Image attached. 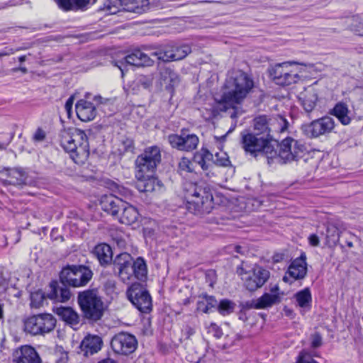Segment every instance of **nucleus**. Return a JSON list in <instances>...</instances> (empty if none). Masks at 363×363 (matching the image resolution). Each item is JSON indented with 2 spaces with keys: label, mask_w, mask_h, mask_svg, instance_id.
<instances>
[{
  "label": "nucleus",
  "mask_w": 363,
  "mask_h": 363,
  "mask_svg": "<svg viewBox=\"0 0 363 363\" xmlns=\"http://www.w3.org/2000/svg\"><path fill=\"white\" fill-rule=\"evenodd\" d=\"M58 7L64 11L84 10L90 0H54Z\"/></svg>",
  "instance_id": "31"
},
{
  "label": "nucleus",
  "mask_w": 363,
  "mask_h": 363,
  "mask_svg": "<svg viewBox=\"0 0 363 363\" xmlns=\"http://www.w3.org/2000/svg\"><path fill=\"white\" fill-rule=\"evenodd\" d=\"M100 205L103 211L116 216H118L119 211L122 209L123 206H125V202L113 194H108L101 196Z\"/></svg>",
  "instance_id": "21"
},
{
  "label": "nucleus",
  "mask_w": 363,
  "mask_h": 363,
  "mask_svg": "<svg viewBox=\"0 0 363 363\" xmlns=\"http://www.w3.org/2000/svg\"><path fill=\"white\" fill-rule=\"evenodd\" d=\"M98 363H117L114 359L111 358H106L99 361Z\"/></svg>",
  "instance_id": "63"
},
{
  "label": "nucleus",
  "mask_w": 363,
  "mask_h": 363,
  "mask_svg": "<svg viewBox=\"0 0 363 363\" xmlns=\"http://www.w3.org/2000/svg\"><path fill=\"white\" fill-rule=\"evenodd\" d=\"M118 191L121 195L124 196L125 197H128L131 196L130 190L124 186H118Z\"/></svg>",
  "instance_id": "55"
},
{
  "label": "nucleus",
  "mask_w": 363,
  "mask_h": 363,
  "mask_svg": "<svg viewBox=\"0 0 363 363\" xmlns=\"http://www.w3.org/2000/svg\"><path fill=\"white\" fill-rule=\"evenodd\" d=\"M60 143L65 151L69 153L72 158V155H74L76 150V139L72 138L68 133H65L62 135Z\"/></svg>",
  "instance_id": "36"
},
{
  "label": "nucleus",
  "mask_w": 363,
  "mask_h": 363,
  "mask_svg": "<svg viewBox=\"0 0 363 363\" xmlns=\"http://www.w3.org/2000/svg\"><path fill=\"white\" fill-rule=\"evenodd\" d=\"M199 152L203 157L206 162L213 160V155L207 148L202 147Z\"/></svg>",
  "instance_id": "50"
},
{
  "label": "nucleus",
  "mask_w": 363,
  "mask_h": 363,
  "mask_svg": "<svg viewBox=\"0 0 363 363\" xmlns=\"http://www.w3.org/2000/svg\"><path fill=\"white\" fill-rule=\"evenodd\" d=\"M194 333L195 332L193 328H191V327H186V330H185L186 337L187 339L190 338V337L191 335H193L194 334Z\"/></svg>",
  "instance_id": "58"
},
{
  "label": "nucleus",
  "mask_w": 363,
  "mask_h": 363,
  "mask_svg": "<svg viewBox=\"0 0 363 363\" xmlns=\"http://www.w3.org/2000/svg\"><path fill=\"white\" fill-rule=\"evenodd\" d=\"M350 29L358 35L363 36V23L354 22L350 25Z\"/></svg>",
  "instance_id": "47"
},
{
  "label": "nucleus",
  "mask_w": 363,
  "mask_h": 363,
  "mask_svg": "<svg viewBox=\"0 0 363 363\" xmlns=\"http://www.w3.org/2000/svg\"><path fill=\"white\" fill-rule=\"evenodd\" d=\"M210 329L213 333V336L217 339H219L223 336L222 329L217 324L214 323H211Z\"/></svg>",
  "instance_id": "49"
},
{
  "label": "nucleus",
  "mask_w": 363,
  "mask_h": 363,
  "mask_svg": "<svg viewBox=\"0 0 363 363\" xmlns=\"http://www.w3.org/2000/svg\"><path fill=\"white\" fill-rule=\"evenodd\" d=\"M289 123L286 118L281 115L276 117L268 118L267 116H259L253 120L255 134L259 136H264L267 140L274 143L271 135L272 132H284L287 130Z\"/></svg>",
  "instance_id": "7"
},
{
  "label": "nucleus",
  "mask_w": 363,
  "mask_h": 363,
  "mask_svg": "<svg viewBox=\"0 0 363 363\" xmlns=\"http://www.w3.org/2000/svg\"><path fill=\"white\" fill-rule=\"evenodd\" d=\"M240 145L246 154L256 157L257 153L264 154L269 164L276 162L284 164L292 161H298L306 151L305 145L291 137L284 139L279 145L277 140L274 143L264 136H259L248 130L240 133Z\"/></svg>",
  "instance_id": "1"
},
{
  "label": "nucleus",
  "mask_w": 363,
  "mask_h": 363,
  "mask_svg": "<svg viewBox=\"0 0 363 363\" xmlns=\"http://www.w3.org/2000/svg\"><path fill=\"white\" fill-rule=\"evenodd\" d=\"M298 99L305 111L310 113L316 106L318 94L314 88L309 87L300 94Z\"/></svg>",
  "instance_id": "27"
},
{
  "label": "nucleus",
  "mask_w": 363,
  "mask_h": 363,
  "mask_svg": "<svg viewBox=\"0 0 363 363\" xmlns=\"http://www.w3.org/2000/svg\"><path fill=\"white\" fill-rule=\"evenodd\" d=\"M56 319L49 313H42L28 318L24 322V330L33 335L48 333L54 330Z\"/></svg>",
  "instance_id": "12"
},
{
  "label": "nucleus",
  "mask_w": 363,
  "mask_h": 363,
  "mask_svg": "<svg viewBox=\"0 0 363 363\" xmlns=\"http://www.w3.org/2000/svg\"><path fill=\"white\" fill-rule=\"evenodd\" d=\"M93 253L102 266H106L113 262V252L111 246L108 244L101 243L97 245L94 247Z\"/></svg>",
  "instance_id": "29"
},
{
  "label": "nucleus",
  "mask_w": 363,
  "mask_h": 363,
  "mask_svg": "<svg viewBox=\"0 0 363 363\" xmlns=\"http://www.w3.org/2000/svg\"><path fill=\"white\" fill-rule=\"evenodd\" d=\"M13 53H14V50L13 49H9L8 50L1 51V52H0V57H4V56H8V55H10Z\"/></svg>",
  "instance_id": "60"
},
{
  "label": "nucleus",
  "mask_w": 363,
  "mask_h": 363,
  "mask_svg": "<svg viewBox=\"0 0 363 363\" xmlns=\"http://www.w3.org/2000/svg\"><path fill=\"white\" fill-rule=\"evenodd\" d=\"M104 9L110 14H116L122 10V0H106L104 3Z\"/></svg>",
  "instance_id": "40"
},
{
  "label": "nucleus",
  "mask_w": 363,
  "mask_h": 363,
  "mask_svg": "<svg viewBox=\"0 0 363 363\" xmlns=\"http://www.w3.org/2000/svg\"><path fill=\"white\" fill-rule=\"evenodd\" d=\"M161 81L165 84V89L172 93L175 86L179 83V77L176 72L170 67H164L160 71Z\"/></svg>",
  "instance_id": "28"
},
{
  "label": "nucleus",
  "mask_w": 363,
  "mask_h": 363,
  "mask_svg": "<svg viewBox=\"0 0 363 363\" xmlns=\"http://www.w3.org/2000/svg\"><path fill=\"white\" fill-rule=\"evenodd\" d=\"M295 298L298 305L301 308H310L311 303L312 302V297L309 288H305L304 289L298 291L295 294Z\"/></svg>",
  "instance_id": "34"
},
{
  "label": "nucleus",
  "mask_w": 363,
  "mask_h": 363,
  "mask_svg": "<svg viewBox=\"0 0 363 363\" xmlns=\"http://www.w3.org/2000/svg\"><path fill=\"white\" fill-rule=\"evenodd\" d=\"M102 339L98 335H88L81 342L80 348L84 355L88 357L98 352L102 347Z\"/></svg>",
  "instance_id": "26"
},
{
  "label": "nucleus",
  "mask_w": 363,
  "mask_h": 363,
  "mask_svg": "<svg viewBox=\"0 0 363 363\" xmlns=\"http://www.w3.org/2000/svg\"><path fill=\"white\" fill-rule=\"evenodd\" d=\"M269 290V292H264L257 299L241 302L240 303V309L245 311L252 308L265 309L280 303L284 293L280 292L279 285L277 284L274 285L270 284Z\"/></svg>",
  "instance_id": "9"
},
{
  "label": "nucleus",
  "mask_w": 363,
  "mask_h": 363,
  "mask_svg": "<svg viewBox=\"0 0 363 363\" xmlns=\"http://www.w3.org/2000/svg\"><path fill=\"white\" fill-rule=\"evenodd\" d=\"M237 272L241 277L244 287L250 292L261 289L270 277V272L261 266H255L250 271L240 267Z\"/></svg>",
  "instance_id": "8"
},
{
  "label": "nucleus",
  "mask_w": 363,
  "mask_h": 363,
  "mask_svg": "<svg viewBox=\"0 0 363 363\" xmlns=\"http://www.w3.org/2000/svg\"><path fill=\"white\" fill-rule=\"evenodd\" d=\"M183 192L189 211L194 214H205L213 208L212 191L205 182H185Z\"/></svg>",
  "instance_id": "4"
},
{
  "label": "nucleus",
  "mask_w": 363,
  "mask_h": 363,
  "mask_svg": "<svg viewBox=\"0 0 363 363\" xmlns=\"http://www.w3.org/2000/svg\"><path fill=\"white\" fill-rule=\"evenodd\" d=\"M242 247L241 246H240V245L235 246V251L236 252L242 254Z\"/></svg>",
  "instance_id": "64"
},
{
  "label": "nucleus",
  "mask_w": 363,
  "mask_h": 363,
  "mask_svg": "<svg viewBox=\"0 0 363 363\" xmlns=\"http://www.w3.org/2000/svg\"><path fill=\"white\" fill-rule=\"evenodd\" d=\"M292 62L279 63L268 69L269 77L277 85L286 86L296 83L299 75L290 69Z\"/></svg>",
  "instance_id": "13"
},
{
  "label": "nucleus",
  "mask_w": 363,
  "mask_h": 363,
  "mask_svg": "<svg viewBox=\"0 0 363 363\" xmlns=\"http://www.w3.org/2000/svg\"><path fill=\"white\" fill-rule=\"evenodd\" d=\"M154 79L155 76L153 73H150L146 75L140 74L136 79V83L138 86L148 89L152 87Z\"/></svg>",
  "instance_id": "39"
},
{
  "label": "nucleus",
  "mask_w": 363,
  "mask_h": 363,
  "mask_svg": "<svg viewBox=\"0 0 363 363\" xmlns=\"http://www.w3.org/2000/svg\"><path fill=\"white\" fill-rule=\"evenodd\" d=\"M254 87L252 79L245 72L236 70L227 77L222 87L220 99H216L220 104L234 107L240 104Z\"/></svg>",
  "instance_id": "3"
},
{
  "label": "nucleus",
  "mask_w": 363,
  "mask_h": 363,
  "mask_svg": "<svg viewBox=\"0 0 363 363\" xmlns=\"http://www.w3.org/2000/svg\"><path fill=\"white\" fill-rule=\"evenodd\" d=\"M30 307L38 308H40L45 298H48V294L45 295L42 290H38L30 294Z\"/></svg>",
  "instance_id": "38"
},
{
  "label": "nucleus",
  "mask_w": 363,
  "mask_h": 363,
  "mask_svg": "<svg viewBox=\"0 0 363 363\" xmlns=\"http://www.w3.org/2000/svg\"><path fill=\"white\" fill-rule=\"evenodd\" d=\"M76 137L81 140L77 145L74 155H72V160L77 164L84 163L89 156V144L88 138L83 130H78Z\"/></svg>",
  "instance_id": "20"
},
{
  "label": "nucleus",
  "mask_w": 363,
  "mask_h": 363,
  "mask_svg": "<svg viewBox=\"0 0 363 363\" xmlns=\"http://www.w3.org/2000/svg\"><path fill=\"white\" fill-rule=\"evenodd\" d=\"M335 128V121L330 116L315 119L311 123L303 124L301 130L308 138H316L331 133Z\"/></svg>",
  "instance_id": "14"
},
{
  "label": "nucleus",
  "mask_w": 363,
  "mask_h": 363,
  "mask_svg": "<svg viewBox=\"0 0 363 363\" xmlns=\"http://www.w3.org/2000/svg\"><path fill=\"white\" fill-rule=\"evenodd\" d=\"M202 298L205 300L206 306L203 309V312L205 313H209L211 308H216L218 306V302L216 298L213 296H209L207 294H203Z\"/></svg>",
  "instance_id": "41"
},
{
  "label": "nucleus",
  "mask_w": 363,
  "mask_h": 363,
  "mask_svg": "<svg viewBox=\"0 0 363 363\" xmlns=\"http://www.w3.org/2000/svg\"><path fill=\"white\" fill-rule=\"evenodd\" d=\"M236 307V304L231 300L222 299L217 306V311L222 315H228L232 313Z\"/></svg>",
  "instance_id": "37"
},
{
  "label": "nucleus",
  "mask_w": 363,
  "mask_h": 363,
  "mask_svg": "<svg viewBox=\"0 0 363 363\" xmlns=\"http://www.w3.org/2000/svg\"><path fill=\"white\" fill-rule=\"evenodd\" d=\"M191 162L186 157H182L178 164V169L181 172H191L192 169L191 168Z\"/></svg>",
  "instance_id": "45"
},
{
  "label": "nucleus",
  "mask_w": 363,
  "mask_h": 363,
  "mask_svg": "<svg viewBox=\"0 0 363 363\" xmlns=\"http://www.w3.org/2000/svg\"><path fill=\"white\" fill-rule=\"evenodd\" d=\"M121 210L123 213L119 220L121 223L132 225L137 222L139 213L135 207L125 202V206L124 205Z\"/></svg>",
  "instance_id": "32"
},
{
  "label": "nucleus",
  "mask_w": 363,
  "mask_h": 363,
  "mask_svg": "<svg viewBox=\"0 0 363 363\" xmlns=\"http://www.w3.org/2000/svg\"><path fill=\"white\" fill-rule=\"evenodd\" d=\"M19 70L21 71L24 74H26L28 72V69L25 67H19L12 69V71L14 72H18Z\"/></svg>",
  "instance_id": "62"
},
{
  "label": "nucleus",
  "mask_w": 363,
  "mask_h": 363,
  "mask_svg": "<svg viewBox=\"0 0 363 363\" xmlns=\"http://www.w3.org/2000/svg\"><path fill=\"white\" fill-rule=\"evenodd\" d=\"M54 313L67 325L74 327L79 324L80 316L78 313L69 306H60L54 308Z\"/></svg>",
  "instance_id": "25"
},
{
  "label": "nucleus",
  "mask_w": 363,
  "mask_h": 363,
  "mask_svg": "<svg viewBox=\"0 0 363 363\" xmlns=\"http://www.w3.org/2000/svg\"><path fill=\"white\" fill-rule=\"evenodd\" d=\"M78 118L84 122L92 121L96 116V107L91 102L84 99L79 100L75 104Z\"/></svg>",
  "instance_id": "23"
},
{
  "label": "nucleus",
  "mask_w": 363,
  "mask_h": 363,
  "mask_svg": "<svg viewBox=\"0 0 363 363\" xmlns=\"http://www.w3.org/2000/svg\"><path fill=\"white\" fill-rule=\"evenodd\" d=\"M143 177H136V186L141 192H152L161 189L162 184L154 174L143 173Z\"/></svg>",
  "instance_id": "22"
},
{
  "label": "nucleus",
  "mask_w": 363,
  "mask_h": 363,
  "mask_svg": "<svg viewBox=\"0 0 363 363\" xmlns=\"http://www.w3.org/2000/svg\"><path fill=\"white\" fill-rule=\"evenodd\" d=\"M74 103V96H71L65 104V108L67 113L68 117H70L72 113V105Z\"/></svg>",
  "instance_id": "52"
},
{
  "label": "nucleus",
  "mask_w": 363,
  "mask_h": 363,
  "mask_svg": "<svg viewBox=\"0 0 363 363\" xmlns=\"http://www.w3.org/2000/svg\"><path fill=\"white\" fill-rule=\"evenodd\" d=\"M94 272L89 267L84 264H67L62 267L60 274L59 282L52 280L50 284V292L48 293V298L55 301L66 303L71 296L72 292L69 287L79 288L86 286L92 279Z\"/></svg>",
  "instance_id": "2"
},
{
  "label": "nucleus",
  "mask_w": 363,
  "mask_h": 363,
  "mask_svg": "<svg viewBox=\"0 0 363 363\" xmlns=\"http://www.w3.org/2000/svg\"><path fill=\"white\" fill-rule=\"evenodd\" d=\"M330 113L337 118L343 125H348L351 121L348 116L347 106L344 103H337Z\"/></svg>",
  "instance_id": "33"
},
{
  "label": "nucleus",
  "mask_w": 363,
  "mask_h": 363,
  "mask_svg": "<svg viewBox=\"0 0 363 363\" xmlns=\"http://www.w3.org/2000/svg\"><path fill=\"white\" fill-rule=\"evenodd\" d=\"M167 139L172 147L186 152L195 150L199 141L196 134L190 133L186 129H182L180 135L170 134Z\"/></svg>",
  "instance_id": "17"
},
{
  "label": "nucleus",
  "mask_w": 363,
  "mask_h": 363,
  "mask_svg": "<svg viewBox=\"0 0 363 363\" xmlns=\"http://www.w3.org/2000/svg\"><path fill=\"white\" fill-rule=\"evenodd\" d=\"M124 151L133 152L134 150V142L131 138H125L122 142Z\"/></svg>",
  "instance_id": "48"
},
{
  "label": "nucleus",
  "mask_w": 363,
  "mask_h": 363,
  "mask_svg": "<svg viewBox=\"0 0 363 363\" xmlns=\"http://www.w3.org/2000/svg\"><path fill=\"white\" fill-rule=\"evenodd\" d=\"M113 271L124 284H129L133 278L140 281L147 278L146 262L142 257L135 259L128 252L117 255L113 259Z\"/></svg>",
  "instance_id": "5"
},
{
  "label": "nucleus",
  "mask_w": 363,
  "mask_h": 363,
  "mask_svg": "<svg viewBox=\"0 0 363 363\" xmlns=\"http://www.w3.org/2000/svg\"><path fill=\"white\" fill-rule=\"evenodd\" d=\"M213 164L218 166L226 167L230 164V160L227 157L226 153L217 152L215 154V160L213 162Z\"/></svg>",
  "instance_id": "43"
},
{
  "label": "nucleus",
  "mask_w": 363,
  "mask_h": 363,
  "mask_svg": "<svg viewBox=\"0 0 363 363\" xmlns=\"http://www.w3.org/2000/svg\"><path fill=\"white\" fill-rule=\"evenodd\" d=\"M287 273L295 280L303 279L307 274L306 255L303 252L301 256L292 261Z\"/></svg>",
  "instance_id": "24"
},
{
  "label": "nucleus",
  "mask_w": 363,
  "mask_h": 363,
  "mask_svg": "<svg viewBox=\"0 0 363 363\" xmlns=\"http://www.w3.org/2000/svg\"><path fill=\"white\" fill-rule=\"evenodd\" d=\"M149 4V0H122V10L140 14L148 9Z\"/></svg>",
  "instance_id": "30"
},
{
  "label": "nucleus",
  "mask_w": 363,
  "mask_h": 363,
  "mask_svg": "<svg viewBox=\"0 0 363 363\" xmlns=\"http://www.w3.org/2000/svg\"><path fill=\"white\" fill-rule=\"evenodd\" d=\"M13 362L16 363H41V359L34 347L23 345L13 353Z\"/></svg>",
  "instance_id": "19"
},
{
  "label": "nucleus",
  "mask_w": 363,
  "mask_h": 363,
  "mask_svg": "<svg viewBox=\"0 0 363 363\" xmlns=\"http://www.w3.org/2000/svg\"><path fill=\"white\" fill-rule=\"evenodd\" d=\"M25 182L23 181V179L22 178H20V179H16V180L13 181V180H5L4 181V185H23L24 184Z\"/></svg>",
  "instance_id": "54"
},
{
  "label": "nucleus",
  "mask_w": 363,
  "mask_h": 363,
  "mask_svg": "<svg viewBox=\"0 0 363 363\" xmlns=\"http://www.w3.org/2000/svg\"><path fill=\"white\" fill-rule=\"evenodd\" d=\"M77 303L83 318L89 321L97 322L104 314V303L96 288L79 291L77 294Z\"/></svg>",
  "instance_id": "6"
},
{
  "label": "nucleus",
  "mask_w": 363,
  "mask_h": 363,
  "mask_svg": "<svg viewBox=\"0 0 363 363\" xmlns=\"http://www.w3.org/2000/svg\"><path fill=\"white\" fill-rule=\"evenodd\" d=\"M111 347L116 354L128 355L137 349L138 340L133 335L121 332L112 337Z\"/></svg>",
  "instance_id": "16"
},
{
  "label": "nucleus",
  "mask_w": 363,
  "mask_h": 363,
  "mask_svg": "<svg viewBox=\"0 0 363 363\" xmlns=\"http://www.w3.org/2000/svg\"><path fill=\"white\" fill-rule=\"evenodd\" d=\"M112 63L114 66L118 67L121 72V76L123 77L125 72L128 70V66H152L154 61L140 50H134L125 57L121 60H113Z\"/></svg>",
  "instance_id": "15"
},
{
  "label": "nucleus",
  "mask_w": 363,
  "mask_h": 363,
  "mask_svg": "<svg viewBox=\"0 0 363 363\" xmlns=\"http://www.w3.org/2000/svg\"><path fill=\"white\" fill-rule=\"evenodd\" d=\"M238 316H239V319L242 320L243 322H245L247 320V316L245 313V311H242V309L240 310Z\"/></svg>",
  "instance_id": "59"
},
{
  "label": "nucleus",
  "mask_w": 363,
  "mask_h": 363,
  "mask_svg": "<svg viewBox=\"0 0 363 363\" xmlns=\"http://www.w3.org/2000/svg\"><path fill=\"white\" fill-rule=\"evenodd\" d=\"M340 232L339 229L333 224H329L326 227L325 233V245H335L339 240Z\"/></svg>",
  "instance_id": "35"
},
{
  "label": "nucleus",
  "mask_w": 363,
  "mask_h": 363,
  "mask_svg": "<svg viewBox=\"0 0 363 363\" xmlns=\"http://www.w3.org/2000/svg\"><path fill=\"white\" fill-rule=\"evenodd\" d=\"M45 138V131L38 128L35 134L33 135V140L35 141H43Z\"/></svg>",
  "instance_id": "51"
},
{
  "label": "nucleus",
  "mask_w": 363,
  "mask_h": 363,
  "mask_svg": "<svg viewBox=\"0 0 363 363\" xmlns=\"http://www.w3.org/2000/svg\"><path fill=\"white\" fill-rule=\"evenodd\" d=\"M311 347L315 349L320 347L323 344V338L321 335L316 332L311 335Z\"/></svg>",
  "instance_id": "46"
},
{
  "label": "nucleus",
  "mask_w": 363,
  "mask_h": 363,
  "mask_svg": "<svg viewBox=\"0 0 363 363\" xmlns=\"http://www.w3.org/2000/svg\"><path fill=\"white\" fill-rule=\"evenodd\" d=\"M194 161L199 164L203 171H208L213 167V164L206 162L199 151L196 152L194 155Z\"/></svg>",
  "instance_id": "42"
},
{
  "label": "nucleus",
  "mask_w": 363,
  "mask_h": 363,
  "mask_svg": "<svg viewBox=\"0 0 363 363\" xmlns=\"http://www.w3.org/2000/svg\"><path fill=\"white\" fill-rule=\"evenodd\" d=\"M126 295L133 305L141 313H148L152 311V297L144 284L139 282L133 283L128 287Z\"/></svg>",
  "instance_id": "10"
},
{
  "label": "nucleus",
  "mask_w": 363,
  "mask_h": 363,
  "mask_svg": "<svg viewBox=\"0 0 363 363\" xmlns=\"http://www.w3.org/2000/svg\"><path fill=\"white\" fill-rule=\"evenodd\" d=\"M22 1L21 0H10L8 1L4 6H2V9H5L10 6H16L18 5L21 4Z\"/></svg>",
  "instance_id": "56"
},
{
  "label": "nucleus",
  "mask_w": 363,
  "mask_h": 363,
  "mask_svg": "<svg viewBox=\"0 0 363 363\" xmlns=\"http://www.w3.org/2000/svg\"><path fill=\"white\" fill-rule=\"evenodd\" d=\"M296 363H318L317 361H315L312 356L305 352H301L296 360Z\"/></svg>",
  "instance_id": "44"
},
{
  "label": "nucleus",
  "mask_w": 363,
  "mask_h": 363,
  "mask_svg": "<svg viewBox=\"0 0 363 363\" xmlns=\"http://www.w3.org/2000/svg\"><path fill=\"white\" fill-rule=\"evenodd\" d=\"M308 241L310 245L313 247H317L319 245V238L316 234H311L308 237Z\"/></svg>",
  "instance_id": "53"
},
{
  "label": "nucleus",
  "mask_w": 363,
  "mask_h": 363,
  "mask_svg": "<svg viewBox=\"0 0 363 363\" xmlns=\"http://www.w3.org/2000/svg\"><path fill=\"white\" fill-rule=\"evenodd\" d=\"M206 306L205 301H199L197 303V308L198 310H200L203 311V308Z\"/></svg>",
  "instance_id": "61"
},
{
  "label": "nucleus",
  "mask_w": 363,
  "mask_h": 363,
  "mask_svg": "<svg viewBox=\"0 0 363 363\" xmlns=\"http://www.w3.org/2000/svg\"><path fill=\"white\" fill-rule=\"evenodd\" d=\"M105 287L106 289L113 290L116 288V281L114 280H107L105 283Z\"/></svg>",
  "instance_id": "57"
},
{
  "label": "nucleus",
  "mask_w": 363,
  "mask_h": 363,
  "mask_svg": "<svg viewBox=\"0 0 363 363\" xmlns=\"http://www.w3.org/2000/svg\"><path fill=\"white\" fill-rule=\"evenodd\" d=\"M191 52V47L184 44L181 45H169L151 53L159 60L163 62L177 61L185 58Z\"/></svg>",
  "instance_id": "18"
},
{
  "label": "nucleus",
  "mask_w": 363,
  "mask_h": 363,
  "mask_svg": "<svg viewBox=\"0 0 363 363\" xmlns=\"http://www.w3.org/2000/svg\"><path fill=\"white\" fill-rule=\"evenodd\" d=\"M161 162L160 150L157 146L147 147L135 160L137 172L135 177H143V173L154 174Z\"/></svg>",
  "instance_id": "11"
}]
</instances>
